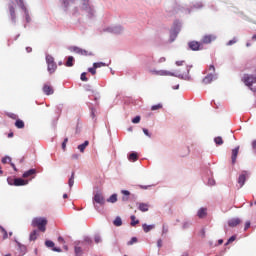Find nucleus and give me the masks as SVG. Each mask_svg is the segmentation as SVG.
<instances>
[{
	"instance_id": "f8f14e48",
	"label": "nucleus",
	"mask_w": 256,
	"mask_h": 256,
	"mask_svg": "<svg viewBox=\"0 0 256 256\" xmlns=\"http://www.w3.org/2000/svg\"><path fill=\"white\" fill-rule=\"evenodd\" d=\"M74 53H77L78 55H84L85 57L89 56V55H93V53L87 51V50H83L79 47H74L73 48Z\"/></svg>"
},
{
	"instance_id": "69168bd1",
	"label": "nucleus",
	"mask_w": 256,
	"mask_h": 256,
	"mask_svg": "<svg viewBox=\"0 0 256 256\" xmlns=\"http://www.w3.org/2000/svg\"><path fill=\"white\" fill-rule=\"evenodd\" d=\"M8 137H9V138L13 137V132H10V133L8 134Z\"/></svg>"
},
{
	"instance_id": "c756f323",
	"label": "nucleus",
	"mask_w": 256,
	"mask_h": 256,
	"mask_svg": "<svg viewBox=\"0 0 256 256\" xmlns=\"http://www.w3.org/2000/svg\"><path fill=\"white\" fill-rule=\"evenodd\" d=\"M73 61H75V59L73 58V56H69L68 60L66 62V67H73Z\"/></svg>"
},
{
	"instance_id": "e433bc0d",
	"label": "nucleus",
	"mask_w": 256,
	"mask_h": 256,
	"mask_svg": "<svg viewBox=\"0 0 256 256\" xmlns=\"http://www.w3.org/2000/svg\"><path fill=\"white\" fill-rule=\"evenodd\" d=\"M93 67L95 69H99L101 67H105V63H103V62H96V63L93 64Z\"/></svg>"
},
{
	"instance_id": "f704fd0d",
	"label": "nucleus",
	"mask_w": 256,
	"mask_h": 256,
	"mask_svg": "<svg viewBox=\"0 0 256 256\" xmlns=\"http://www.w3.org/2000/svg\"><path fill=\"white\" fill-rule=\"evenodd\" d=\"M0 231L3 235V239H7L9 237V234H7V230H5V228H3L2 226H0Z\"/></svg>"
},
{
	"instance_id": "37998d69",
	"label": "nucleus",
	"mask_w": 256,
	"mask_h": 256,
	"mask_svg": "<svg viewBox=\"0 0 256 256\" xmlns=\"http://www.w3.org/2000/svg\"><path fill=\"white\" fill-rule=\"evenodd\" d=\"M81 81H89V79L87 78V73H82L80 76Z\"/></svg>"
},
{
	"instance_id": "603ef678",
	"label": "nucleus",
	"mask_w": 256,
	"mask_h": 256,
	"mask_svg": "<svg viewBox=\"0 0 256 256\" xmlns=\"http://www.w3.org/2000/svg\"><path fill=\"white\" fill-rule=\"evenodd\" d=\"M157 247H163V240L159 239L157 241Z\"/></svg>"
},
{
	"instance_id": "f257e3e1",
	"label": "nucleus",
	"mask_w": 256,
	"mask_h": 256,
	"mask_svg": "<svg viewBox=\"0 0 256 256\" xmlns=\"http://www.w3.org/2000/svg\"><path fill=\"white\" fill-rule=\"evenodd\" d=\"M49 221L45 217H35L32 220L31 226L38 229L41 233H45L47 231V224Z\"/></svg>"
},
{
	"instance_id": "a19ab883",
	"label": "nucleus",
	"mask_w": 256,
	"mask_h": 256,
	"mask_svg": "<svg viewBox=\"0 0 256 256\" xmlns=\"http://www.w3.org/2000/svg\"><path fill=\"white\" fill-rule=\"evenodd\" d=\"M88 71L91 73V75H97V68L94 66L92 68H88Z\"/></svg>"
},
{
	"instance_id": "6ab92c4d",
	"label": "nucleus",
	"mask_w": 256,
	"mask_h": 256,
	"mask_svg": "<svg viewBox=\"0 0 256 256\" xmlns=\"http://www.w3.org/2000/svg\"><path fill=\"white\" fill-rule=\"evenodd\" d=\"M87 147H89V141L87 140L84 143L78 145L80 153H85V149H87Z\"/></svg>"
},
{
	"instance_id": "412c9836",
	"label": "nucleus",
	"mask_w": 256,
	"mask_h": 256,
	"mask_svg": "<svg viewBox=\"0 0 256 256\" xmlns=\"http://www.w3.org/2000/svg\"><path fill=\"white\" fill-rule=\"evenodd\" d=\"M142 229H143L144 233H149V231H152V229H155V225L143 224Z\"/></svg>"
},
{
	"instance_id": "774afa93",
	"label": "nucleus",
	"mask_w": 256,
	"mask_h": 256,
	"mask_svg": "<svg viewBox=\"0 0 256 256\" xmlns=\"http://www.w3.org/2000/svg\"><path fill=\"white\" fill-rule=\"evenodd\" d=\"M253 41H256V34L252 36Z\"/></svg>"
},
{
	"instance_id": "423d86ee",
	"label": "nucleus",
	"mask_w": 256,
	"mask_h": 256,
	"mask_svg": "<svg viewBox=\"0 0 256 256\" xmlns=\"http://www.w3.org/2000/svg\"><path fill=\"white\" fill-rule=\"evenodd\" d=\"M216 39H217V37L215 35L208 34V35L203 36L201 41L204 45H209V43H213V41H215Z\"/></svg>"
},
{
	"instance_id": "473e14b6",
	"label": "nucleus",
	"mask_w": 256,
	"mask_h": 256,
	"mask_svg": "<svg viewBox=\"0 0 256 256\" xmlns=\"http://www.w3.org/2000/svg\"><path fill=\"white\" fill-rule=\"evenodd\" d=\"M159 109H163V104H156L151 107V111H159Z\"/></svg>"
},
{
	"instance_id": "ddd939ff",
	"label": "nucleus",
	"mask_w": 256,
	"mask_h": 256,
	"mask_svg": "<svg viewBox=\"0 0 256 256\" xmlns=\"http://www.w3.org/2000/svg\"><path fill=\"white\" fill-rule=\"evenodd\" d=\"M43 93H45V95H53L55 91L53 90V87L51 85L44 84Z\"/></svg>"
},
{
	"instance_id": "13d9d810",
	"label": "nucleus",
	"mask_w": 256,
	"mask_h": 256,
	"mask_svg": "<svg viewBox=\"0 0 256 256\" xmlns=\"http://www.w3.org/2000/svg\"><path fill=\"white\" fill-rule=\"evenodd\" d=\"M26 51H27V53H31V51H33V48H31V47H26Z\"/></svg>"
},
{
	"instance_id": "338daca9",
	"label": "nucleus",
	"mask_w": 256,
	"mask_h": 256,
	"mask_svg": "<svg viewBox=\"0 0 256 256\" xmlns=\"http://www.w3.org/2000/svg\"><path fill=\"white\" fill-rule=\"evenodd\" d=\"M163 233H167V229H165V226H163Z\"/></svg>"
},
{
	"instance_id": "680f3d73",
	"label": "nucleus",
	"mask_w": 256,
	"mask_h": 256,
	"mask_svg": "<svg viewBox=\"0 0 256 256\" xmlns=\"http://www.w3.org/2000/svg\"><path fill=\"white\" fill-rule=\"evenodd\" d=\"M11 167L14 169V171H17V167L15 166V164L10 163Z\"/></svg>"
},
{
	"instance_id": "09e8293b",
	"label": "nucleus",
	"mask_w": 256,
	"mask_h": 256,
	"mask_svg": "<svg viewBox=\"0 0 256 256\" xmlns=\"http://www.w3.org/2000/svg\"><path fill=\"white\" fill-rule=\"evenodd\" d=\"M94 241H95V243H101V236L96 235V236L94 237Z\"/></svg>"
},
{
	"instance_id": "58836bf2",
	"label": "nucleus",
	"mask_w": 256,
	"mask_h": 256,
	"mask_svg": "<svg viewBox=\"0 0 256 256\" xmlns=\"http://www.w3.org/2000/svg\"><path fill=\"white\" fill-rule=\"evenodd\" d=\"M2 163L4 165H6V163H11V157L6 156V157L2 158Z\"/></svg>"
},
{
	"instance_id": "bf43d9fd",
	"label": "nucleus",
	"mask_w": 256,
	"mask_h": 256,
	"mask_svg": "<svg viewBox=\"0 0 256 256\" xmlns=\"http://www.w3.org/2000/svg\"><path fill=\"white\" fill-rule=\"evenodd\" d=\"M252 148L256 150V140L252 142Z\"/></svg>"
},
{
	"instance_id": "e2e57ef3",
	"label": "nucleus",
	"mask_w": 256,
	"mask_h": 256,
	"mask_svg": "<svg viewBox=\"0 0 256 256\" xmlns=\"http://www.w3.org/2000/svg\"><path fill=\"white\" fill-rule=\"evenodd\" d=\"M209 185H215V180H209Z\"/></svg>"
},
{
	"instance_id": "4468645a",
	"label": "nucleus",
	"mask_w": 256,
	"mask_h": 256,
	"mask_svg": "<svg viewBox=\"0 0 256 256\" xmlns=\"http://www.w3.org/2000/svg\"><path fill=\"white\" fill-rule=\"evenodd\" d=\"M237 225H241V219L232 218L228 221V226L229 227H237Z\"/></svg>"
},
{
	"instance_id": "72a5a7b5",
	"label": "nucleus",
	"mask_w": 256,
	"mask_h": 256,
	"mask_svg": "<svg viewBox=\"0 0 256 256\" xmlns=\"http://www.w3.org/2000/svg\"><path fill=\"white\" fill-rule=\"evenodd\" d=\"M214 142L216 145H223V138L218 136V137L214 138Z\"/></svg>"
},
{
	"instance_id": "3c124183",
	"label": "nucleus",
	"mask_w": 256,
	"mask_h": 256,
	"mask_svg": "<svg viewBox=\"0 0 256 256\" xmlns=\"http://www.w3.org/2000/svg\"><path fill=\"white\" fill-rule=\"evenodd\" d=\"M249 227H251V222H246L245 227H244V231H247V229H249Z\"/></svg>"
},
{
	"instance_id": "a878e982",
	"label": "nucleus",
	"mask_w": 256,
	"mask_h": 256,
	"mask_svg": "<svg viewBox=\"0 0 256 256\" xmlns=\"http://www.w3.org/2000/svg\"><path fill=\"white\" fill-rule=\"evenodd\" d=\"M68 185L70 188L73 187V185H75V172H72V175L68 180Z\"/></svg>"
},
{
	"instance_id": "c03bdc74",
	"label": "nucleus",
	"mask_w": 256,
	"mask_h": 256,
	"mask_svg": "<svg viewBox=\"0 0 256 256\" xmlns=\"http://www.w3.org/2000/svg\"><path fill=\"white\" fill-rule=\"evenodd\" d=\"M137 243V237H132L131 240L127 243V245H133Z\"/></svg>"
},
{
	"instance_id": "79ce46f5",
	"label": "nucleus",
	"mask_w": 256,
	"mask_h": 256,
	"mask_svg": "<svg viewBox=\"0 0 256 256\" xmlns=\"http://www.w3.org/2000/svg\"><path fill=\"white\" fill-rule=\"evenodd\" d=\"M69 142V138H65L63 143H62V149L65 151L67 149V143Z\"/></svg>"
},
{
	"instance_id": "2f4dec72",
	"label": "nucleus",
	"mask_w": 256,
	"mask_h": 256,
	"mask_svg": "<svg viewBox=\"0 0 256 256\" xmlns=\"http://www.w3.org/2000/svg\"><path fill=\"white\" fill-rule=\"evenodd\" d=\"M130 219H131V225H132V227H135V225H138L139 220H136L137 217H135V215H132V216L130 217Z\"/></svg>"
},
{
	"instance_id": "9d476101",
	"label": "nucleus",
	"mask_w": 256,
	"mask_h": 256,
	"mask_svg": "<svg viewBox=\"0 0 256 256\" xmlns=\"http://www.w3.org/2000/svg\"><path fill=\"white\" fill-rule=\"evenodd\" d=\"M36 174H37V170H36V169H30V170L24 172L23 175H22V177H23L24 179H29V177H30L31 179H34Z\"/></svg>"
},
{
	"instance_id": "8fccbe9b",
	"label": "nucleus",
	"mask_w": 256,
	"mask_h": 256,
	"mask_svg": "<svg viewBox=\"0 0 256 256\" xmlns=\"http://www.w3.org/2000/svg\"><path fill=\"white\" fill-rule=\"evenodd\" d=\"M58 243H61L62 245H65V239L61 236L58 237Z\"/></svg>"
},
{
	"instance_id": "052dcab7",
	"label": "nucleus",
	"mask_w": 256,
	"mask_h": 256,
	"mask_svg": "<svg viewBox=\"0 0 256 256\" xmlns=\"http://www.w3.org/2000/svg\"><path fill=\"white\" fill-rule=\"evenodd\" d=\"M72 159H79V155L78 154H73Z\"/></svg>"
},
{
	"instance_id": "4c0bfd02",
	"label": "nucleus",
	"mask_w": 256,
	"mask_h": 256,
	"mask_svg": "<svg viewBox=\"0 0 256 256\" xmlns=\"http://www.w3.org/2000/svg\"><path fill=\"white\" fill-rule=\"evenodd\" d=\"M46 63L51 64V63H55V59L52 56H46Z\"/></svg>"
},
{
	"instance_id": "6e6d98bb",
	"label": "nucleus",
	"mask_w": 256,
	"mask_h": 256,
	"mask_svg": "<svg viewBox=\"0 0 256 256\" xmlns=\"http://www.w3.org/2000/svg\"><path fill=\"white\" fill-rule=\"evenodd\" d=\"M209 71H212V73H215V66L214 65H210L209 66Z\"/></svg>"
},
{
	"instance_id": "39448f33",
	"label": "nucleus",
	"mask_w": 256,
	"mask_h": 256,
	"mask_svg": "<svg viewBox=\"0 0 256 256\" xmlns=\"http://www.w3.org/2000/svg\"><path fill=\"white\" fill-rule=\"evenodd\" d=\"M13 182L8 180L9 185H15V187H22L23 185H27L29 181L24 180L23 178H15L12 180Z\"/></svg>"
},
{
	"instance_id": "a211bd4d",
	"label": "nucleus",
	"mask_w": 256,
	"mask_h": 256,
	"mask_svg": "<svg viewBox=\"0 0 256 256\" xmlns=\"http://www.w3.org/2000/svg\"><path fill=\"white\" fill-rule=\"evenodd\" d=\"M138 209H139V211H142V213H146V211H149V204L139 203Z\"/></svg>"
},
{
	"instance_id": "1a4fd4ad",
	"label": "nucleus",
	"mask_w": 256,
	"mask_h": 256,
	"mask_svg": "<svg viewBox=\"0 0 256 256\" xmlns=\"http://www.w3.org/2000/svg\"><path fill=\"white\" fill-rule=\"evenodd\" d=\"M45 245H46V247H48L49 249H52V251H55L56 253H61V248L55 247V242H54V241L46 240V241H45Z\"/></svg>"
},
{
	"instance_id": "f3484780",
	"label": "nucleus",
	"mask_w": 256,
	"mask_h": 256,
	"mask_svg": "<svg viewBox=\"0 0 256 256\" xmlns=\"http://www.w3.org/2000/svg\"><path fill=\"white\" fill-rule=\"evenodd\" d=\"M197 216L199 219H204V217H207V208H200L198 210Z\"/></svg>"
},
{
	"instance_id": "de8ad7c7",
	"label": "nucleus",
	"mask_w": 256,
	"mask_h": 256,
	"mask_svg": "<svg viewBox=\"0 0 256 256\" xmlns=\"http://www.w3.org/2000/svg\"><path fill=\"white\" fill-rule=\"evenodd\" d=\"M7 117H9L10 119H14V120L17 119V115L14 113H8Z\"/></svg>"
},
{
	"instance_id": "c9c22d12",
	"label": "nucleus",
	"mask_w": 256,
	"mask_h": 256,
	"mask_svg": "<svg viewBox=\"0 0 256 256\" xmlns=\"http://www.w3.org/2000/svg\"><path fill=\"white\" fill-rule=\"evenodd\" d=\"M84 245H93V240L89 237H85L84 241L82 242Z\"/></svg>"
},
{
	"instance_id": "0eeeda50",
	"label": "nucleus",
	"mask_w": 256,
	"mask_h": 256,
	"mask_svg": "<svg viewBox=\"0 0 256 256\" xmlns=\"http://www.w3.org/2000/svg\"><path fill=\"white\" fill-rule=\"evenodd\" d=\"M10 21L15 25L17 23V14L15 13V6L9 5Z\"/></svg>"
},
{
	"instance_id": "dca6fc26",
	"label": "nucleus",
	"mask_w": 256,
	"mask_h": 256,
	"mask_svg": "<svg viewBox=\"0 0 256 256\" xmlns=\"http://www.w3.org/2000/svg\"><path fill=\"white\" fill-rule=\"evenodd\" d=\"M39 237V230H33L29 235V241H37Z\"/></svg>"
},
{
	"instance_id": "c85d7f7f",
	"label": "nucleus",
	"mask_w": 256,
	"mask_h": 256,
	"mask_svg": "<svg viewBox=\"0 0 256 256\" xmlns=\"http://www.w3.org/2000/svg\"><path fill=\"white\" fill-rule=\"evenodd\" d=\"M128 159H129V161L135 162V161H137V159H139V156L137 155V153L133 152L129 155Z\"/></svg>"
},
{
	"instance_id": "a18cd8bd",
	"label": "nucleus",
	"mask_w": 256,
	"mask_h": 256,
	"mask_svg": "<svg viewBox=\"0 0 256 256\" xmlns=\"http://www.w3.org/2000/svg\"><path fill=\"white\" fill-rule=\"evenodd\" d=\"M141 122V116H136L133 120L132 123L137 124Z\"/></svg>"
},
{
	"instance_id": "864d4df0",
	"label": "nucleus",
	"mask_w": 256,
	"mask_h": 256,
	"mask_svg": "<svg viewBox=\"0 0 256 256\" xmlns=\"http://www.w3.org/2000/svg\"><path fill=\"white\" fill-rule=\"evenodd\" d=\"M143 133L146 134L147 137H151V134H149V130L143 128Z\"/></svg>"
},
{
	"instance_id": "9b49d317",
	"label": "nucleus",
	"mask_w": 256,
	"mask_h": 256,
	"mask_svg": "<svg viewBox=\"0 0 256 256\" xmlns=\"http://www.w3.org/2000/svg\"><path fill=\"white\" fill-rule=\"evenodd\" d=\"M188 47L191 49V51H200L201 44L197 41H191L188 43Z\"/></svg>"
},
{
	"instance_id": "393cba45",
	"label": "nucleus",
	"mask_w": 256,
	"mask_h": 256,
	"mask_svg": "<svg viewBox=\"0 0 256 256\" xmlns=\"http://www.w3.org/2000/svg\"><path fill=\"white\" fill-rule=\"evenodd\" d=\"M15 127H17V129H23L25 127V122H23V120H16L15 122Z\"/></svg>"
},
{
	"instance_id": "b1692460",
	"label": "nucleus",
	"mask_w": 256,
	"mask_h": 256,
	"mask_svg": "<svg viewBox=\"0 0 256 256\" xmlns=\"http://www.w3.org/2000/svg\"><path fill=\"white\" fill-rule=\"evenodd\" d=\"M56 70H57V64L55 62L48 64V71L50 72V74H52Z\"/></svg>"
},
{
	"instance_id": "f03ea898",
	"label": "nucleus",
	"mask_w": 256,
	"mask_h": 256,
	"mask_svg": "<svg viewBox=\"0 0 256 256\" xmlns=\"http://www.w3.org/2000/svg\"><path fill=\"white\" fill-rule=\"evenodd\" d=\"M242 83L246 85V87L255 92L256 91V76L253 74H244L241 78Z\"/></svg>"
},
{
	"instance_id": "7c9ffc66",
	"label": "nucleus",
	"mask_w": 256,
	"mask_h": 256,
	"mask_svg": "<svg viewBox=\"0 0 256 256\" xmlns=\"http://www.w3.org/2000/svg\"><path fill=\"white\" fill-rule=\"evenodd\" d=\"M107 201L108 203H117V194L111 195Z\"/></svg>"
},
{
	"instance_id": "5fc2aeb1",
	"label": "nucleus",
	"mask_w": 256,
	"mask_h": 256,
	"mask_svg": "<svg viewBox=\"0 0 256 256\" xmlns=\"http://www.w3.org/2000/svg\"><path fill=\"white\" fill-rule=\"evenodd\" d=\"M185 63V61L181 60V61H176V65L178 67H181V65H183Z\"/></svg>"
},
{
	"instance_id": "aec40b11",
	"label": "nucleus",
	"mask_w": 256,
	"mask_h": 256,
	"mask_svg": "<svg viewBox=\"0 0 256 256\" xmlns=\"http://www.w3.org/2000/svg\"><path fill=\"white\" fill-rule=\"evenodd\" d=\"M214 79L213 74H208L204 79H203V83L204 85H209V83H211Z\"/></svg>"
},
{
	"instance_id": "cd10ccee",
	"label": "nucleus",
	"mask_w": 256,
	"mask_h": 256,
	"mask_svg": "<svg viewBox=\"0 0 256 256\" xmlns=\"http://www.w3.org/2000/svg\"><path fill=\"white\" fill-rule=\"evenodd\" d=\"M74 251L76 256H83V249L81 247L75 246Z\"/></svg>"
},
{
	"instance_id": "ea45409f",
	"label": "nucleus",
	"mask_w": 256,
	"mask_h": 256,
	"mask_svg": "<svg viewBox=\"0 0 256 256\" xmlns=\"http://www.w3.org/2000/svg\"><path fill=\"white\" fill-rule=\"evenodd\" d=\"M71 3H75V0H63L64 7L71 5Z\"/></svg>"
},
{
	"instance_id": "49530a36",
	"label": "nucleus",
	"mask_w": 256,
	"mask_h": 256,
	"mask_svg": "<svg viewBox=\"0 0 256 256\" xmlns=\"http://www.w3.org/2000/svg\"><path fill=\"white\" fill-rule=\"evenodd\" d=\"M235 239H237L236 236H231V237L228 239L226 245H229L230 243H233V241H235Z\"/></svg>"
},
{
	"instance_id": "7ed1b4c3",
	"label": "nucleus",
	"mask_w": 256,
	"mask_h": 256,
	"mask_svg": "<svg viewBox=\"0 0 256 256\" xmlns=\"http://www.w3.org/2000/svg\"><path fill=\"white\" fill-rule=\"evenodd\" d=\"M93 201H94V207L95 209H99V207L97 206L98 205H105V198L103 197L102 194H95L94 198H93ZM97 203V204H95Z\"/></svg>"
},
{
	"instance_id": "2eb2a0df",
	"label": "nucleus",
	"mask_w": 256,
	"mask_h": 256,
	"mask_svg": "<svg viewBox=\"0 0 256 256\" xmlns=\"http://www.w3.org/2000/svg\"><path fill=\"white\" fill-rule=\"evenodd\" d=\"M238 155H239V146L232 150V165H235Z\"/></svg>"
},
{
	"instance_id": "6e6552de",
	"label": "nucleus",
	"mask_w": 256,
	"mask_h": 256,
	"mask_svg": "<svg viewBox=\"0 0 256 256\" xmlns=\"http://www.w3.org/2000/svg\"><path fill=\"white\" fill-rule=\"evenodd\" d=\"M17 5H19V7H21V9L24 11L25 15H26V21L27 23H29L31 21V18L29 17V12L27 11V8L25 7V3L23 2V0H15Z\"/></svg>"
},
{
	"instance_id": "4be33fe9",
	"label": "nucleus",
	"mask_w": 256,
	"mask_h": 256,
	"mask_svg": "<svg viewBox=\"0 0 256 256\" xmlns=\"http://www.w3.org/2000/svg\"><path fill=\"white\" fill-rule=\"evenodd\" d=\"M247 180V177L245 176V174H241L238 178V183L240 185V187H243V185H245V181Z\"/></svg>"
},
{
	"instance_id": "5701e85b",
	"label": "nucleus",
	"mask_w": 256,
	"mask_h": 256,
	"mask_svg": "<svg viewBox=\"0 0 256 256\" xmlns=\"http://www.w3.org/2000/svg\"><path fill=\"white\" fill-rule=\"evenodd\" d=\"M121 193L124 195L122 197V201H129V195H131V192H129V190H122Z\"/></svg>"
},
{
	"instance_id": "0e129e2a",
	"label": "nucleus",
	"mask_w": 256,
	"mask_h": 256,
	"mask_svg": "<svg viewBox=\"0 0 256 256\" xmlns=\"http://www.w3.org/2000/svg\"><path fill=\"white\" fill-rule=\"evenodd\" d=\"M166 59L165 58H160V63H165Z\"/></svg>"
},
{
	"instance_id": "bb28decb",
	"label": "nucleus",
	"mask_w": 256,
	"mask_h": 256,
	"mask_svg": "<svg viewBox=\"0 0 256 256\" xmlns=\"http://www.w3.org/2000/svg\"><path fill=\"white\" fill-rule=\"evenodd\" d=\"M113 224L115 225V227H121V225H123V221L121 220V217H116Z\"/></svg>"
},
{
	"instance_id": "20e7f679",
	"label": "nucleus",
	"mask_w": 256,
	"mask_h": 256,
	"mask_svg": "<svg viewBox=\"0 0 256 256\" xmlns=\"http://www.w3.org/2000/svg\"><path fill=\"white\" fill-rule=\"evenodd\" d=\"M150 73L152 75H159L161 77H167V76L173 77L175 75L174 73H171L167 70H150Z\"/></svg>"
},
{
	"instance_id": "4d7b16f0",
	"label": "nucleus",
	"mask_w": 256,
	"mask_h": 256,
	"mask_svg": "<svg viewBox=\"0 0 256 256\" xmlns=\"http://www.w3.org/2000/svg\"><path fill=\"white\" fill-rule=\"evenodd\" d=\"M171 37H173V38L171 39V43H173V41H175V38L177 37V33L171 34Z\"/></svg>"
}]
</instances>
